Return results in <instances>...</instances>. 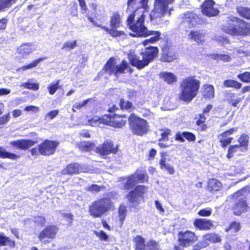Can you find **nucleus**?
<instances>
[{
  "label": "nucleus",
  "instance_id": "nucleus-1",
  "mask_svg": "<svg viewBox=\"0 0 250 250\" xmlns=\"http://www.w3.org/2000/svg\"><path fill=\"white\" fill-rule=\"evenodd\" d=\"M137 10L138 9L134 10L126 20L128 28L132 32L129 35L132 37H146L153 35L148 41L151 43L157 42L160 39L161 33L158 31L148 30L145 25L146 16L144 12L139 14Z\"/></svg>",
  "mask_w": 250,
  "mask_h": 250
},
{
  "label": "nucleus",
  "instance_id": "nucleus-2",
  "mask_svg": "<svg viewBox=\"0 0 250 250\" xmlns=\"http://www.w3.org/2000/svg\"><path fill=\"white\" fill-rule=\"evenodd\" d=\"M200 81L195 76H189L184 79L180 85L179 99L187 104L195 98L200 87Z\"/></svg>",
  "mask_w": 250,
  "mask_h": 250
},
{
  "label": "nucleus",
  "instance_id": "nucleus-3",
  "mask_svg": "<svg viewBox=\"0 0 250 250\" xmlns=\"http://www.w3.org/2000/svg\"><path fill=\"white\" fill-rule=\"evenodd\" d=\"M117 193L111 191L106 194V197L93 201L89 206L88 212L94 218H100L108 211L114 208V203L111 199H116Z\"/></svg>",
  "mask_w": 250,
  "mask_h": 250
},
{
  "label": "nucleus",
  "instance_id": "nucleus-4",
  "mask_svg": "<svg viewBox=\"0 0 250 250\" xmlns=\"http://www.w3.org/2000/svg\"><path fill=\"white\" fill-rule=\"evenodd\" d=\"M140 54L142 57V60H140V57L136 54L129 53L127 55L130 64L138 70L142 69L148 66L149 63L158 57L159 48L157 46H149L146 47Z\"/></svg>",
  "mask_w": 250,
  "mask_h": 250
},
{
  "label": "nucleus",
  "instance_id": "nucleus-5",
  "mask_svg": "<svg viewBox=\"0 0 250 250\" xmlns=\"http://www.w3.org/2000/svg\"><path fill=\"white\" fill-rule=\"evenodd\" d=\"M223 31L231 36H247L250 35V23L237 17H228Z\"/></svg>",
  "mask_w": 250,
  "mask_h": 250
},
{
  "label": "nucleus",
  "instance_id": "nucleus-6",
  "mask_svg": "<svg viewBox=\"0 0 250 250\" xmlns=\"http://www.w3.org/2000/svg\"><path fill=\"white\" fill-rule=\"evenodd\" d=\"M86 16L89 21L91 22L94 26L101 28L113 38L125 35V32L124 31L117 30V28L120 27L122 24L121 17L118 12H114L111 16L109 21L110 28L106 26H103L98 24L94 20L93 18L90 16L88 14H87Z\"/></svg>",
  "mask_w": 250,
  "mask_h": 250
},
{
  "label": "nucleus",
  "instance_id": "nucleus-7",
  "mask_svg": "<svg viewBox=\"0 0 250 250\" xmlns=\"http://www.w3.org/2000/svg\"><path fill=\"white\" fill-rule=\"evenodd\" d=\"M245 191V189L243 188L229 196L232 202L231 210L235 215H241L249 209L246 196L244 195Z\"/></svg>",
  "mask_w": 250,
  "mask_h": 250
},
{
  "label": "nucleus",
  "instance_id": "nucleus-8",
  "mask_svg": "<svg viewBox=\"0 0 250 250\" xmlns=\"http://www.w3.org/2000/svg\"><path fill=\"white\" fill-rule=\"evenodd\" d=\"M127 66L126 60H122L120 63L117 65L116 59L114 57H111L106 62L98 75L102 76L105 74L109 76L114 75L118 77L120 74L125 73V69Z\"/></svg>",
  "mask_w": 250,
  "mask_h": 250
},
{
  "label": "nucleus",
  "instance_id": "nucleus-9",
  "mask_svg": "<svg viewBox=\"0 0 250 250\" xmlns=\"http://www.w3.org/2000/svg\"><path fill=\"white\" fill-rule=\"evenodd\" d=\"M59 142L49 139H45L36 146L32 147L29 151L32 156H50L55 154L59 146Z\"/></svg>",
  "mask_w": 250,
  "mask_h": 250
},
{
  "label": "nucleus",
  "instance_id": "nucleus-10",
  "mask_svg": "<svg viewBox=\"0 0 250 250\" xmlns=\"http://www.w3.org/2000/svg\"><path fill=\"white\" fill-rule=\"evenodd\" d=\"M128 121L129 128L134 135L142 136L147 132L149 125L146 120L132 113L129 116Z\"/></svg>",
  "mask_w": 250,
  "mask_h": 250
},
{
  "label": "nucleus",
  "instance_id": "nucleus-11",
  "mask_svg": "<svg viewBox=\"0 0 250 250\" xmlns=\"http://www.w3.org/2000/svg\"><path fill=\"white\" fill-rule=\"evenodd\" d=\"M198 236L190 230H180L177 233V242L180 247L189 248L198 241Z\"/></svg>",
  "mask_w": 250,
  "mask_h": 250
},
{
  "label": "nucleus",
  "instance_id": "nucleus-12",
  "mask_svg": "<svg viewBox=\"0 0 250 250\" xmlns=\"http://www.w3.org/2000/svg\"><path fill=\"white\" fill-rule=\"evenodd\" d=\"M126 118L125 114L119 115L114 113L113 115L104 114L101 118H99V123L104 125L112 126L115 128H121L126 124V120L122 119Z\"/></svg>",
  "mask_w": 250,
  "mask_h": 250
},
{
  "label": "nucleus",
  "instance_id": "nucleus-13",
  "mask_svg": "<svg viewBox=\"0 0 250 250\" xmlns=\"http://www.w3.org/2000/svg\"><path fill=\"white\" fill-rule=\"evenodd\" d=\"M58 231L59 228L56 225H47L40 231L38 238L42 244H48L56 238Z\"/></svg>",
  "mask_w": 250,
  "mask_h": 250
},
{
  "label": "nucleus",
  "instance_id": "nucleus-14",
  "mask_svg": "<svg viewBox=\"0 0 250 250\" xmlns=\"http://www.w3.org/2000/svg\"><path fill=\"white\" fill-rule=\"evenodd\" d=\"M182 22L187 23L189 28L195 27L203 23L202 17L194 11H188L182 14Z\"/></svg>",
  "mask_w": 250,
  "mask_h": 250
},
{
  "label": "nucleus",
  "instance_id": "nucleus-15",
  "mask_svg": "<svg viewBox=\"0 0 250 250\" xmlns=\"http://www.w3.org/2000/svg\"><path fill=\"white\" fill-rule=\"evenodd\" d=\"M147 187L145 185H137L135 188L130 191L126 195L128 201L133 206H137L140 204L138 197L144 199V194L146 193Z\"/></svg>",
  "mask_w": 250,
  "mask_h": 250
},
{
  "label": "nucleus",
  "instance_id": "nucleus-16",
  "mask_svg": "<svg viewBox=\"0 0 250 250\" xmlns=\"http://www.w3.org/2000/svg\"><path fill=\"white\" fill-rule=\"evenodd\" d=\"M160 61L163 62H171L177 58L176 51L173 46L167 42L161 48Z\"/></svg>",
  "mask_w": 250,
  "mask_h": 250
},
{
  "label": "nucleus",
  "instance_id": "nucleus-17",
  "mask_svg": "<svg viewBox=\"0 0 250 250\" xmlns=\"http://www.w3.org/2000/svg\"><path fill=\"white\" fill-rule=\"evenodd\" d=\"M215 2L213 0H205L200 5L202 13L207 17H214L219 15L220 10L215 7Z\"/></svg>",
  "mask_w": 250,
  "mask_h": 250
},
{
  "label": "nucleus",
  "instance_id": "nucleus-18",
  "mask_svg": "<svg viewBox=\"0 0 250 250\" xmlns=\"http://www.w3.org/2000/svg\"><path fill=\"white\" fill-rule=\"evenodd\" d=\"M237 131V127H231L218 135L220 146L222 148H227L232 142L233 138L231 135Z\"/></svg>",
  "mask_w": 250,
  "mask_h": 250
},
{
  "label": "nucleus",
  "instance_id": "nucleus-19",
  "mask_svg": "<svg viewBox=\"0 0 250 250\" xmlns=\"http://www.w3.org/2000/svg\"><path fill=\"white\" fill-rule=\"evenodd\" d=\"M118 151V146H115L112 142L105 141L96 148V152L101 156L116 154Z\"/></svg>",
  "mask_w": 250,
  "mask_h": 250
},
{
  "label": "nucleus",
  "instance_id": "nucleus-20",
  "mask_svg": "<svg viewBox=\"0 0 250 250\" xmlns=\"http://www.w3.org/2000/svg\"><path fill=\"white\" fill-rule=\"evenodd\" d=\"M243 98L244 97H239L238 94L231 91L225 93V101L230 107L238 108Z\"/></svg>",
  "mask_w": 250,
  "mask_h": 250
},
{
  "label": "nucleus",
  "instance_id": "nucleus-21",
  "mask_svg": "<svg viewBox=\"0 0 250 250\" xmlns=\"http://www.w3.org/2000/svg\"><path fill=\"white\" fill-rule=\"evenodd\" d=\"M84 172L81 164L77 163L69 164L62 170L61 173L63 175H73Z\"/></svg>",
  "mask_w": 250,
  "mask_h": 250
},
{
  "label": "nucleus",
  "instance_id": "nucleus-22",
  "mask_svg": "<svg viewBox=\"0 0 250 250\" xmlns=\"http://www.w3.org/2000/svg\"><path fill=\"white\" fill-rule=\"evenodd\" d=\"M195 228L200 230H209L213 227V221L207 219L197 218L193 221Z\"/></svg>",
  "mask_w": 250,
  "mask_h": 250
},
{
  "label": "nucleus",
  "instance_id": "nucleus-23",
  "mask_svg": "<svg viewBox=\"0 0 250 250\" xmlns=\"http://www.w3.org/2000/svg\"><path fill=\"white\" fill-rule=\"evenodd\" d=\"M37 143L35 140L21 139L11 141L10 145L21 149L27 150Z\"/></svg>",
  "mask_w": 250,
  "mask_h": 250
},
{
  "label": "nucleus",
  "instance_id": "nucleus-24",
  "mask_svg": "<svg viewBox=\"0 0 250 250\" xmlns=\"http://www.w3.org/2000/svg\"><path fill=\"white\" fill-rule=\"evenodd\" d=\"M195 135L189 131H178L177 132L174 136V139L176 141L184 143L186 140L189 142H194L196 140Z\"/></svg>",
  "mask_w": 250,
  "mask_h": 250
},
{
  "label": "nucleus",
  "instance_id": "nucleus-25",
  "mask_svg": "<svg viewBox=\"0 0 250 250\" xmlns=\"http://www.w3.org/2000/svg\"><path fill=\"white\" fill-rule=\"evenodd\" d=\"M167 155V152L166 151L160 152L161 158L159 161L160 167L161 169L167 170L169 174L173 175L175 173V169L174 167L166 163Z\"/></svg>",
  "mask_w": 250,
  "mask_h": 250
},
{
  "label": "nucleus",
  "instance_id": "nucleus-26",
  "mask_svg": "<svg viewBox=\"0 0 250 250\" xmlns=\"http://www.w3.org/2000/svg\"><path fill=\"white\" fill-rule=\"evenodd\" d=\"M132 175H135L134 179H135L136 184L147 183L148 181V176L146 170L143 168L137 169Z\"/></svg>",
  "mask_w": 250,
  "mask_h": 250
},
{
  "label": "nucleus",
  "instance_id": "nucleus-27",
  "mask_svg": "<svg viewBox=\"0 0 250 250\" xmlns=\"http://www.w3.org/2000/svg\"><path fill=\"white\" fill-rule=\"evenodd\" d=\"M16 246L15 240L5 235L3 232L0 233V247L7 246L10 249H13Z\"/></svg>",
  "mask_w": 250,
  "mask_h": 250
},
{
  "label": "nucleus",
  "instance_id": "nucleus-28",
  "mask_svg": "<svg viewBox=\"0 0 250 250\" xmlns=\"http://www.w3.org/2000/svg\"><path fill=\"white\" fill-rule=\"evenodd\" d=\"M174 0H155V5L162 15L166 14L168 10V5L172 3Z\"/></svg>",
  "mask_w": 250,
  "mask_h": 250
},
{
  "label": "nucleus",
  "instance_id": "nucleus-29",
  "mask_svg": "<svg viewBox=\"0 0 250 250\" xmlns=\"http://www.w3.org/2000/svg\"><path fill=\"white\" fill-rule=\"evenodd\" d=\"M203 241L207 244V246L209 243H218L222 241L220 235L214 232L207 233L203 236Z\"/></svg>",
  "mask_w": 250,
  "mask_h": 250
},
{
  "label": "nucleus",
  "instance_id": "nucleus-30",
  "mask_svg": "<svg viewBox=\"0 0 250 250\" xmlns=\"http://www.w3.org/2000/svg\"><path fill=\"white\" fill-rule=\"evenodd\" d=\"M159 78L168 84H172L177 81L176 76L172 72H161L159 74Z\"/></svg>",
  "mask_w": 250,
  "mask_h": 250
},
{
  "label": "nucleus",
  "instance_id": "nucleus-31",
  "mask_svg": "<svg viewBox=\"0 0 250 250\" xmlns=\"http://www.w3.org/2000/svg\"><path fill=\"white\" fill-rule=\"evenodd\" d=\"M202 97L205 99L210 100L215 97V90L214 86L209 84H205L203 85Z\"/></svg>",
  "mask_w": 250,
  "mask_h": 250
},
{
  "label": "nucleus",
  "instance_id": "nucleus-32",
  "mask_svg": "<svg viewBox=\"0 0 250 250\" xmlns=\"http://www.w3.org/2000/svg\"><path fill=\"white\" fill-rule=\"evenodd\" d=\"M222 185L219 180L212 178L208 180L207 186V189L210 192L214 193L221 190Z\"/></svg>",
  "mask_w": 250,
  "mask_h": 250
},
{
  "label": "nucleus",
  "instance_id": "nucleus-33",
  "mask_svg": "<svg viewBox=\"0 0 250 250\" xmlns=\"http://www.w3.org/2000/svg\"><path fill=\"white\" fill-rule=\"evenodd\" d=\"M119 105L120 109L122 111L131 112L136 108L132 102L126 100L124 98L120 99Z\"/></svg>",
  "mask_w": 250,
  "mask_h": 250
},
{
  "label": "nucleus",
  "instance_id": "nucleus-34",
  "mask_svg": "<svg viewBox=\"0 0 250 250\" xmlns=\"http://www.w3.org/2000/svg\"><path fill=\"white\" fill-rule=\"evenodd\" d=\"M190 39L193 40L198 44H201L205 41L204 33L201 32L200 30H192L188 35Z\"/></svg>",
  "mask_w": 250,
  "mask_h": 250
},
{
  "label": "nucleus",
  "instance_id": "nucleus-35",
  "mask_svg": "<svg viewBox=\"0 0 250 250\" xmlns=\"http://www.w3.org/2000/svg\"><path fill=\"white\" fill-rule=\"evenodd\" d=\"M33 51L32 48V44L30 43H26L21 44L17 50L18 53L23 58L31 53Z\"/></svg>",
  "mask_w": 250,
  "mask_h": 250
},
{
  "label": "nucleus",
  "instance_id": "nucleus-36",
  "mask_svg": "<svg viewBox=\"0 0 250 250\" xmlns=\"http://www.w3.org/2000/svg\"><path fill=\"white\" fill-rule=\"evenodd\" d=\"M134 248L135 250H145L146 243L145 238L140 235H136L133 238Z\"/></svg>",
  "mask_w": 250,
  "mask_h": 250
},
{
  "label": "nucleus",
  "instance_id": "nucleus-37",
  "mask_svg": "<svg viewBox=\"0 0 250 250\" xmlns=\"http://www.w3.org/2000/svg\"><path fill=\"white\" fill-rule=\"evenodd\" d=\"M238 144H237L240 148L241 150H247L249 143V136L245 133L241 134L237 139Z\"/></svg>",
  "mask_w": 250,
  "mask_h": 250
},
{
  "label": "nucleus",
  "instance_id": "nucleus-38",
  "mask_svg": "<svg viewBox=\"0 0 250 250\" xmlns=\"http://www.w3.org/2000/svg\"><path fill=\"white\" fill-rule=\"evenodd\" d=\"M223 85L225 88H233L235 89H239L242 87V83L234 80L226 79L223 82Z\"/></svg>",
  "mask_w": 250,
  "mask_h": 250
},
{
  "label": "nucleus",
  "instance_id": "nucleus-39",
  "mask_svg": "<svg viewBox=\"0 0 250 250\" xmlns=\"http://www.w3.org/2000/svg\"><path fill=\"white\" fill-rule=\"evenodd\" d=\"M196 125L200 127V130L201 131H204L206 130L208 126L206 124L207 118L206 116L203 113H200L198 115V117L195 118Z\"/></svg>",
  "mask_w": 250,
  "mask_h": 250
},
{
  "label": "nucleus",
  "instance_id": "nucleus-40",
  "mask_svg": "<svg viewBox=\"0 0 250 250\" xmlns=\"http://www.w3.org/2000/svg\"><path fill=\"white\" fill-rule=\"evenodd\" d=\"M118 214L120 228H121L125 222L127 214L126 206L125 205L121 204L119 205L118 209Z\"/></svg>",
  "mask_w": 250,
  "mask_h": 250
},
{
  "label": "nucleus",
  "instance_id": "nucleus-41",
  "mask_svg": "<svg viewBox=\"0 0 250 250\" xmlns=\"http://www.w3.org/2000/svg\"><path fill=\"white\" fill-rule=\"evenodd\" d=\"M0 158L2 159L8 158L15 160L20 158V155L7 152L2 147L0 146Z\"/></svg>",
  "mask_w": 250,
  "mask_h": 250
},
{
  "label": "nucleus",
  "instance_id": "nucleus-42",
  "mask_svg": "<svg viewBox=\"0 0 250 250\" xmlns=\"http://www.w3.org/2000/svg\"><path fill=\"white\" fill-rule=\"evenodd\" d=\"M46 59V57H45L39 58L37 59L33 60L30 63L22 66L21 67L19 68V69H21L22 71H25L28 69H32L34 67L37 66L40 62L45 60Z\"/></svg>",
  "mask_w": 250,
  "mask_h": 250
},
{
  "label": "nucleus",
  "instance_id": "nucleus-43",
  "mask_svg": "<svg viewBox=\"0 0 250 250\" xmlns=\"http://www.w3.org/2000/svg\"><path fill=\"white\" fill-rule=\"evenodd\" d=\"M236 12L243 18L250 20V8L239 6L236 8Z\"/></svg>",
  "mask_w": 250,
  "mask_h": 250
},
{
  "label": "nucleus",
  "instance_id": "nucleus-44",
  "mask_svg": "<svg viewBox=\"0 0 250 250\" xmlns=\"http://www.w3.org/2000/svg\"><path fill=\"white\" fill-rule=\"evenodd\" d=\"M94 144L87 141L80 142L77 144L78 147L82 151H89L93 149Z\"/></svg>",
  "mask_w": 250,
  "mask_h": 250
},
{
  "label": "nucleus",
  "instance_id": "nucleus-45",
  "mask_svg": "<svg viewBox=\"0 0 250 250\" xmlns=\"http://www.w3.org/2000/svg\"><path fill=\"white\" fill-rule=\"evenodd\" d=\"M15 0H0V12H4L11 7Z\"/></svg>",
  "mask_w": 250,
  "mask_h": 250
},
{
  "label": "nucleus",
  "instance_id": "nucleus-46",
  "mask_svg": "<svg viewBox=\"0 0 250 250\" xmlns=\"http://www.w3.org/2000/svg\"><path fill=\"white\" fill-rule=\"evenodd\" d=\"M161 131L160 134L161 137L158 139L159 142L165 141L167 142L169 140V136L171 134V130L167 127L160 129Z\"/></svg>",
  "mask_w": 250,
  "mask_h": 250
},
{
  "label": "nucleus",
  "instance_id": "nucleus-47",
  "mask_svg": "<svg viewBox=\"0 0 250 250\" xmlns=\"http://www.w3.org/2000/svg\"><path fill=\"white\" fill-rule=\"evenodd\" d=\"M211 58L216 61H222L224 62H229L231 60V57L225 54H216L214 53L211 55Z\"/></svg>",
  "mask_w": 250,
  "mask_h": 250
},
{
  "label": "nucleus",
  "instance_id": "nucleus-48",
  "mask_svg": "<svg viewBox=\"0 0 250 250\" xmlns=\"http://www.w3.org/2000/svg\"><path fill=\"white\" fill-rule=\"evenodd\" d=\"M135 175H131L127 177L126 181L124 185V188L126 190L131 189L136 184L134 179Z\"/></svg>",
  "mask_w": 250,
  "mask_h": 250
},
{
  "label": "nucleus",
  "instance_id": "nucleus-49",
  "mask_svg": "<svg viewBox=\"0 0 250 250\" xmlns=\"http://www.w3.org/2000/svg\"><path fill=\"white\" fill-rule=\"evenodd\" d=\"M60 80H58L55 83H52L47 87L49 94L51 95H54L56 91L60 88Z\"/></svg>",
  "mask_w": 250,
  "mask_h": 250
},
{
  "label": "nucleus",
  "instance_id": "nucleus-50",
  "mask_svg": "<svg viewBox=\"0 0 250 250\" xmlns=\"http://www.w3.org/2000/svg\"><path fill=\"white\" fill-rule=\"evenodd\" d=\"M228 148V152L226 157L228 159L232 158L234 156V153L237 152L241 148L237 145H229Z\"/></svg>",
  "mask_w": 250,
  "mask_h": 250
},
{
  "label": "nucleus",
  "instance_id": "nucleus-51",
  "mask_svg": "<svg viewBox=\"0 0 250 250\" xmlns=\"http://www.w3.org/2000/svg\"><path fill=\"white\" fill-rule=\"evenodd\" d=\"M241 229V225L239 222L233 221L231 222L229 226L225 229L226 232H228L229 230H232L233 232H238Z\"/></svg>",
  "mask_w": 250,
  "mask_h": 250
},
{
  "label": "nucleus",
  "instance_id": "nucleus-52",
  "mask_svg": "<svg viewBox=\"0 0 250 250\" xmlns=\"http://www.w3.org/2000/svg\"><path fill=\"white\" fill-rule=\"evenodd\" d=\"M145 250H160V249L158 243L151 239L146 243Z\"/></svg>",
  "mask_w": 250,
  "mask_h": 250
},
{
  "label": "nucleus",
  "instance_id": "nucleus-53",
  "mask_svg": "<svg viewBox=\"0 0 250 250\" xmlns=\"http://www.w3.org/2000/svg\"><path fill=\"white\" fill-rule=\"evenodd\" d=\"M237 77L242 83H250V72L245 71L243 73L238 74Z\"/></svg>",
  "mask_w": 250,
  "mask_h": 250
},
{
  "label": "nucleus",
  "instance_id": "nucleus-54",
  "mask_svg": "<svg viewBox=\"0 0 250 250\" xmlns=\"http://www.w3.org/2000/svg\"><path fill=\"white\" fill-rule=\"evenodd\" d=\"M77 46V41H67L65 42L62 47V50L70 51L74 49Z\"/></svg>",
  "mask_w": 250,
  "mask_h": 250
},
{
  "label": "nucleus",
  "instance_id": "nucleus-55",
  "mask_svg": "<svg viewBox=\"0 0 250 250\" xmlns=\"http://www.w3.org/2000/svg\"><path fill=\"white\" fill-rule=\"evenodd\" d=\"M34 224L41 227H44L46 223V220L44 216L37 215L34 217Z\"/></svg>",
  "mask_w": 250,
  "mask_h": 250
},
{
  "label": "nucleus",
  "instance_id": "nucleus-56",
  "mask_svg": "<svg viewBox=\"0 0 250 250\" xmlns=\"http://www.w3.org/2000/svg\"><path fill=\"white\" fill-rule=\"evenodd\" d=\"M105 187L104 186H99L96 184H92L87 188L86 190L91 192H99L104 190Z\"/></svg>",
  "mask_w": 250,
  "mask_h": 250
},
{
  "label": "nucleus",
  "instance_id": "nucleus-57",
  "mask_svg": "<svg viewBox=\"0 0 250 250\" xmlns=\"http://www.w3.org/2000/svg\"><path fill=\"white\" fill-rule=\"evenodd\" d=\"M21 86L28 89L38 90L39 89V85L37 83H31L25 82L21 84Z\"/></svg>",
  "mask_w": 250,
  "mask_h": 250
},
{
  "label": "nucleus",
  "instance_id": "nucleus-58",
  "mask_svg": "<svg viewBox=\"0 0 250 250\" xmlns=\"http://www.w3.org/2000/svg\"><path fill=\"white\" fill-rule=\"evenodd\" d=\"M92 100V98H88L86 100H84L82 103H76L73 106H72V110L75 112L76 111V109H80L82 108L83 106L86 105L88 102H90Z\"/></svg>",
  "mask_w": 250,
  "mask_h": 250
},
{
  "label": "nucleus",
  "instance_id": "nucleus-59",
  "mask_svg": "<svg viewBox=\"0 0 250 250\" xmlns=\"http://www.w3.org/2000/svg\"><path fill=\"white\" fill-rule=\"evenodd\" d=\"M192 246V250H201L207 247V244L203 240L195 243Z\"/></svg>",
  "mask_w": 250,
  "mask_h": 250
},
{
  "label": "nucleus",
  "instance_id": "nucleus-60",
  "mask_svg": "<svg viewBox=\"0 0 250 250\" xmlns=\"http://www.w3.org/2000/svg\"><path fill=\"white\" fill-rule=\"evenodd\" d=\"M94 234L99 238L101 241H107L108 239V236L107 234L103 230H101L99 231H95Z\"/></svg>",
  "mask_w": 250,
  "mask_h": 250
},
{
  "label": "nucleus",
  "instance_id": "nucleus-61",
  "mask_svg": "<svg viewBox=\"0 0 250 250\" xmlns=\"http://www.w3.org/2000/svg\"><path fill=\"white\" fill-rule=\"evenodd\" d=\"M10 120V112L4 114L0 117V128L4 125L6 124Z\"/></svg>",
  "mask_w": 250,
  "mask_h": 250
},
{
  "label": "nucleus",
  "instance_id": "nucleus-62",
  "mask_svg": "<svg viewBox=\"0 0 250 250\" xmlns=\"http://www.w3.org/2000/svg\"><path fill=\"white\" fill-rule=\"evenodd\" d=\"M211 209L210 208L207 209V208H203L200 209L198 212V214L200 216H203V217H208L211 215Z\"/></svg>",
  "mask_w": 250,
  "mask_h": 250
},
{
  "label": "nucleus",
  "instance_id": "nucleus-63",
  "mask_svg": "<svg viewBox=\"0 0 250 250\" xmlns=\"http://www.w3.org/2000/svg\"><path fill=\"white\" fill-rule=\"evenodd\" d=\"M79 5L81 7V13L85 14L87 11V7L84 0H78Z\"/></svg>",
  "mask_w": 250,
  "mask_h": 250
},
{
  "label": "nucleus",
  "instance_id": "nucleus-64",
  "mask_svg": "<svg viewBox=\"0 0 250 250\" xmlns=\"http://www.w3.org/2000/svg\"><path fill=\"white\" fill-rule=\"evenodd\" d=\"M157 154V151L155 149L152 148H151L147 155V158L148 160H153Z\"/></svg>",
  "mask_w": 250,
  "mask_h": 250
}]
</instances>
